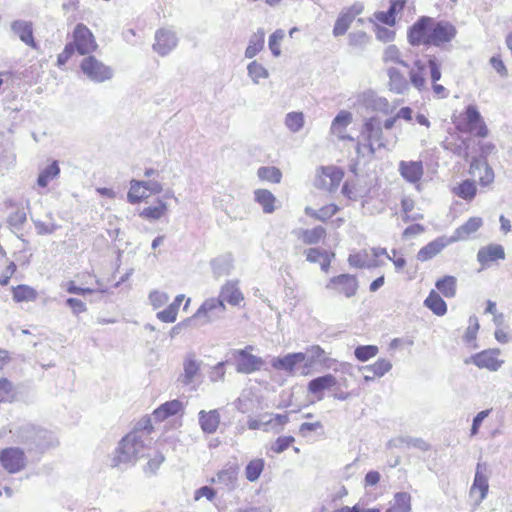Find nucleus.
<instances>
[{"label": "nucleus", "mask_w": 512, "mask_h": 512, "mask_svg": "<svg viewBox=\"0 0 512 512\" xmlns=\"http://www.w3.org/2000/svg\"><path fill=\"white\" fill-rule=\"evenodd\" d=\"M457 34L456 27L449 21H437L428 16H421L408 30V41L412 46L443 47L450 43Z\"/></svg>", "instance_id": "f257e3e1"}, {"label": "nucleus", "mask_w": 512, "mask_h": 512, "mask_svg": "<svg viewBox=\"0 0 512 512\" xmlns=\"http://www.w3.org/2000/svg\"><path fill=\"white\" fill-rule=\"evenodd\" d=\"M152 430L153 427L149 419H146L144 423L139 422L120 441L116 454L112 458L111 466L117 467L121 463H135L139 458L144 457L152 444V438L150 437Z\"/></svg>", "instance_id": "f03ea898"}, {"label": "nucleus", "mask_w": 512, "mask_h": 512, "mask_svg": "<svg viewBox=\"0 0 512 512\" xmlns=\"http://www.w3.org/2000/svg\"><path fill=\"white\" fill-rule=\"evenodd\" d=\"M16 437L28 450L43 451L58 444L52 432L29 423L18 428Z\"/></svg>", "instance_id": "7ed1b4c3"}, {"label": "nucleus", "mask_w": 512, "mask_h": 512, "mask_svg": "<svg viewBox=\"0 0 512 512\" xmlns=\"http://www.w3.org/2000/svg\"><path fill=\"white\" fill-rule=\"evenodd\" d=\"M226 306L223 300L218 298H209L205 300L197 311L191 316L197 327L213 323L224 317Z\"/></svg>", "instance_id": "20e7f679"}, {"label": "nucleus", "mask_w": 512, "mask_h": 512, "mask_svg": "<svg viewBox=\"0 0 512 512\" xmlns=\"http://www.w3.org/2000/svg\"><path fill=\"white\" fill-rule=\"evenodd\" d=\"M81 71L88 79L95 83H102L110 80L113 75V69L98 60L95 56L85 57L80 64Z\"/></svg>", "instance_id": "39448f33"}, {"label": "nucleus", "mask_w": 512, "mask_h": 512, "mask_svg": "<svg viewBox=\"0 0 512 512\" xmlns=\"http://www.w3.org/2000/svg\"><path fill=\"white\" fill-rule=\"evenodd\" d=\"M253 346L248 345L244 349L233 350L232 356L235 363L236 371L242 374H251L259 371L264 365L261 357L251 354Z\"/></svg>", "instance_id": "423d86ee"}, {"label": "nucleus", "mask_w": 512, "mask_h": 512, "mask_svg": "<svg viewBox=\"0 0 512 512\" xmlns=\"http://www.w3.org/2000/svg\"><path fill=\"white\" fill-rule=\"evenodd\" d=\"M358 280L355 275L340 274L332 277L325 288L338 295H344L346 298H351L356 295L358 290Z\"/></svg>", "instance_id": "0eeeda50"}, {"label": "nucleus", "mask_w": 512, "mask_h": 512, "mask_svg": "<svg viewBox=\"0 0 512 512\" xmlns=\"http://www.w3.org/2000/svg\"><path fill=\"white\" fill-rule=\"evenodd\" d=\"M0 464L10 474L20 472L26 467L27 458L19 447H8L0 451Z\"/></svg>", "instance_id": "6e6552de"}, {"label": "nucleus", "mask_w": 512, "mask_h": 512, "mask_svg": "<svg viewBox=\"0 0 512 512\" xmlns=\"http://www.w3.org/2000/svg\"><path fill=\"white\" fill-rule=\"evenodd\" d=\"M489 491L487 465L486 463H477L473 484L470 488V496L474 497L479 492L478 498L475 500V505H480L487 497Z\"/></svg>", "instance_id": "1a4fd4ad"}, {"label": "nucleus", "mask_w": 512, "mask_h": 512, "mask_svg": "<svg viewBox=\"0 0 512 512\" xmlns=\"http://www.w3.org/2000/svg\"><path fill=\"white\" fill-rule=\"evenodd\" d=\"M178 44V37L171 29L161 28L155 32L153 50L160 56L168 55Z\"/></svg>", "instance_id": "9d476101"}, {"label": "nucleus", "mask_w": 512, "mask_h": 512, "mask_svg": "<svg viewBox=\"0 0 512 512\" xmlns=\"http://www.w3.org/2000/svg\"><path fill=\"white\" fill-rule=\"evenodd\" d=\"M74 43H72L75 49L81 55H86L96 48V43L92 32L84 25L77 24L74 33Z\"/></svg>", "instance_id": "9b49d317"}, {"label": "nucleus", "mask_w": 512, "mask_h": 512, "mask_svg": "<svg viewBox=\"0 0 512 512\" xmlns=\"http://www.w3.org/2000/svg\"><path fill=\"white\" fill-rule=\"evenodd\" d=\"M361 136L365 142L375 141L378 148H385L386 146L383 141L382 122L376 116L365 119Z\"/></svg>", "instance_id": "f8f14e48"}, {"label": "nucleus", "mask_w": 512, "mask_h": 512, "mask_svg": "<svg viewBox=\"0 0 512 512\" xmlns=\"http://www.w3.org/2000/svg\"><path fill=\"white\" fill-rule=\"evenodd\" d=\"M305 353V368H311L319 364L325 369H330L336 363V360L328 357L327 353L319 345L308 347Z\"/></svg>", "instance_id": "ddd939ff"}, {"label": "nucleus", "mask_w": 512, "mask_h": 512, "mask_svg": "<svg viewBox=\"0 0 512 512\" xmlns=\"http://www.w3.org/2000/svg\"><path fill=\"white\" fill-rule=\"evenodd\" d=\"M469 172L474 177H479L481 186H488L494 181V171L488 165L486 159L473 158L470 163Z\"/></svg>", "instance_id": "4468645a"}, {"label": "nucleus", "mask_w": 512, "mask_h": 512, "mask_svg": "<svg viewBox=\"0 0 512 512\" xmlns=\"http://www.w3.org/2000/svg\"><path fill=\"white\" fill-rule=\"evenodd\" d=\"M11 32L18 37L24 44L31 48H36L34 39L33 24L27 20H15L10 25Z\"/></svg>", "instance_id": "2eb2a0df"}, {"label": "nucleus", "mask_w": 512, "mask_h": 512, "mask_svg": "<svg viewBox=\"0 0 512 512\" xmlns=\"http://www.w3.org/2000/svg\"><path fill=\"white\" fill-rule=\"evenodd\" d=\"M452 240L450 237L441 236L436 238L435 240L429 242L424 247H422L417 253V259L419 261L425 262L437 254H439L445 247L452 244Z\"/></svg>", "instance_id": "dca6fc26"}, {"label": "nucleus", "mask_w": 512, "mask_h": 512, "mask_svg": "<svg viewBox=\"0 0 512 512\" xmlns=\"http://www.w3.org/2000/svg\"><path fill=\"white\" fill-rule=\"evenodd\" d=\"M499 353L497 349L484 350L480 353L473 355L470 359L479 368H487L491 371H497L503 361L497 359L496 355Z\"/></svg>", "instance_id": "f3484780"}, {"label": "nucleus", "mask_w": 512, "mask_h": 512, "mask_svg": "<svg viewBox=\"0 0 512 512\" xmlns=\"http://www.w3.org/2000/svg\"><path fill=\"white\" fill-rule=\"evenodd\" d=\"M306 360V353L294 352L288 353L283 357H276L272 360V367L277 370L285 371L289 374L294 372L295 366Z\"/></svg>", "instance_id": "a211bd4d"}, {"label": "nucleus", "mask_w": 512, "mask_h": 512, "mask_svg": "<svg viewBox=\"0 0 512 512\" xmlns=\"http://www.w3.org/2000/svg\"><path fill=\"white\" fill-rule=\"evenodd\" d=\"M201 364L202 362L195 359L193 355L187 356L183 362V373L178 381L184 386L193 384L200 373Z\"/></svg>", "instance_id": "6ab92c4d"}, {"label": "nucleus", "mask_w": 512, "mask_h": 512, "mask_svg": "<svg viewBox=\"0 0 512 512\" xmlns=\"http://www.w3.org/2000/svg\"><path fill=\"white\" fill-rule=\"evenodd\" d=\"M399 173L407 182L415 184L423 176V164L421 161H401L399 163Z\"/></svg>", "instance_id": "aec40b11"}, {"label": "nucleus", "mask_w": 512, "mask_h": 512, "mask_svg": "<svg viewBox=\"0 0 512 512\" xmlns=\"http://www.w3.org/2000/svg\"><path fill=\"white\" fill-rule=\"evenodd\" d=\"M221 415L217 409L201 410L198 413V422L201 430L206 434H214L220 424Z\"/></svg>", "instance_id": "412c9836"}, {"label": "nucleus", "mask_w": 512, "mask_h": 512, "mask_svg": "<svg viewBox=\"0 0 512 512\" xmlns=\"http://www.w3.org/2000/svg\"><path fill=\"white\" fill-rule=\"evenodd\" d=\"M337 384V379L332 374H325L309 381V393L316 395L318 400H322L323 391L328 390Z\"/></svg>", "instance_id": "4be33fe9"}, {"label": "nucleus", "mask_w": 512, "mask_h": 512, "mask_svg": "<svg viewBox=\"0 0 512 512\" xmlns=\"http://www.w3.org/2000/svg\"><path fill=\"white\" fill-rule=\"evenodd\" d=\"M503 259H505V251L500 244H489L480 248L477 253V261L482 265Z\"/></svg>", "instance_id": "5701e85b"}, {"label": "nucleus", "mask_w": 512, "mask_h": 512, "mask_svg": "<svg viewBox=\"0 0 512 512\" xmlns=\"http://www.w3.org/2000/svg\"><path fill=\"white\" fill-rule=\"evenodd\" d=\"M426 68L427 65L422 60H415L409 71V81L418 91L426 89Z\"/></svg>", "instance_id": "b1692460"}, {"label": "nucleus", "mask_w": 512, "mask_h": 512, "mask_svg": "<svg viewBox=\"0 0 512 512\" xmlns=\"http://www.w3.org/2000/svg\"><path fill=\"white\" fill-rule=\"evenodd\" d=\"M323 178L321 179V186L329 192L335 191L343 179V172L336 167L322 168Z\"/></svg>", "instance_id": "393cba45"}, {"label": "nucleus", "mask_w": 512, "mask_h": 512, "mask_svg": "<svg viewBox=\"0 0 512 512\" xmlns=\"http://www.w3.org/2000/svg\"><path fill=\"white\" fill-rule=\"evenodd\" d=\"M482 226V219L479 217L469 218L463 225L458 227L450 237L452 242L467 239L472 233L476 232Z\"/></svg>", "instance_id": "a878e982"}, {"label": "nucleus", "mask_w": 512, "mask_h": 512, "mask_svg": "<svg viewBox=\"0 0 512 512\" xmlns=\"http://www.w3.org/2000/svg\"><path fill=\"white\" fill-rule=\"evenodd\" d=\"M218 299L236 306L244 299L243 294L237 286V281H228L221 289Z\"/></svg>", "instance_id": "bb28decb"}, {"label": "nucleus", "mask_w": 512, "mask_h": 512, "mask_svg": "<svg viewBox=\"0 0 512 512\" xmlns=\"http://www.w3.org/2000/svg\"><path fill=\"white\" fill-rule=\"evenodd\" d=\"M183 409V404L178 399L167 401L154 410L153 416L157 421H164L170 416L178 414Z\"/></svg>", "instance_id": "cd10ccee"}, {"label": "nucleus", "mask_w": 512, "mask_h": 512, "mask_svg": "<svg viewBox=\"0 0 512 512\" xmlns=\"http://www.w3.org/2000/svg\"><path fill=\"white\" fill-rule=\"evenodd\" d=\"M389 77L390 90L397 93L403 94L409 89V82L406 77L396 68L391 67L387 70Z\"/></svg>", "instance_id": "c85d7f7f"}, {"label": "nucleus", "mask_w": 512, "mask_h": 512, "mask_svg": "<svg viewBox=\"0 0 512 512\" xmlns=\"http://www.w3.org/2000/svg\"><path fill=\"white\" fill-rule=\"evenodd\" d=\"M211 267L216 277L229 275L233 269L231 254L221 255L211 261Z\"/></svg>", "instance_id": "c756f323"}, {"label": "nucleus", "mask_w": 512, "mask_h": 512, "mask_svg": "<svg viewBox=\"0 0 512 512\" xmlns=\"http://www.w3.org/2000/svg\"><path fill=\"white\" fill-rule=\"evenodd\" d=\"M326 235V230L322 226H316L312 229H299L297 231V236L300 238L305 244L313 245L320 242L322 238Z\"/></svg>", "instance_id": "7c9ffc66"}, {"label": "nucleus", "mask_w": 512, "mask_h": 512, "mask_svg": "<svg viewBox=\"0 0 512 512\" xmlns=\"http://www.w3.org/2000/svg\"><path fill=\"white\" fill-rule=\"evenodd\" d=\"M411 495L407 492H397L394 494L390 507L386 512H410Z\"/></svg>", "instance_id": "2f4dec72"}, {"label": "nucleus", "mask_w": 512, "mask_h": 512, "mask_svg": "<svg viewBox=\"0 0 512 512\" xmlns=\"http://www.w3.org/2000/svg\"><path fill=\"white\" fill-rule=\"evenodd\" d=\"M424 305L437 316H443L447 312L446 302L434 290H432L424 300Z\"/></svg>", "instance_id": "473e14b6"}, {"label": "nucleus", "mask_w": 512, "mask_h": 512, "mask_svg": "<svg viewBox=\"0 0 512 512\" xmlns=\"http://www.w3.org/2000/svg\"><path fill=\"white\" fill-rule=\"evenodd\" d=\"M238 476V468L236 466H229L221 470L216 478H213V482H217L225 485L229 490L234 489L236 486Z\"/></svg>", "instance_id": "72a5a7b5"}, {"label": "nucleus", "mask_w": 512, "mask_h": 512, "mask_svg": "<svg viewBox=\"0 0 512 512\" xmlns=\"http://www.w3.org/2000/svg\"><path fill=\"white\" fill-rule=\"evenodd\" d=\"M265 32L263 29H258L249 39L248 46L245 50L246 58L255 57L264 46Z\"/></svg>", "instance_id": "f704fd0d"}, {"label": "nucleus", "mask_w": 512, "mask_h": 512, "mask_svg": "<svg viewBox=\"0 0 512 512\" xmlns=\"http://www.w3.org/2000/svg\"><path fill=\"white\" fill-rule=\"evenodd\" d=\"M60 174V167L57 160L52 161L50 165L45 167L38 175L37 184L39 187L45 188L50 181L57 178Z\"/></svg>", "instance_id": "c9c22d12"}, {"label": "nucleus", "mask_w": 512, "mask_h": 512, "mask_svg": "<svg viewBox=\"0 0 512 512\" xmlns=\"http://www.w3.org/2000/svg\"><path fill=\"white\" fill-rule=\"evenodd\" d=\"M436 288L446 298H453L456 295L457 280L454 276H444L435 283Z\"/></svg>", "instance_id": "e433bc0d"}, {"label": "nucleus", "mask_w": 512, "mask_h": 512, "mask_svg": "<svg viewBox=\"0 0 512 512\" xmlns=\"http://www.w3.org/2000/svg\"><path fill=\"white\" fill-rule=\"evenodd\" d=\"M157 203H158L157 206H150V207L144 208L140 212L139 216L141 218L149 220V221L158 220L161 217H163L165 215V213L167 212V210H168V206L161 199H158Z\"/></svg>", "instance_id": "4c0bfd02"}, {"label": "nucleus", "mask_w": 512, "mask_h": 512, "mask_svg": "<svg viewBox=\"0 0 512 512\" xmlns=\"http://www.w3.org/2000/svg\"><path fill=\"white\" fill-rule=\"evenodd\" d=\"M254 194L255 201L262 206L264 213L270 214L274 212V203L276 198L269 190L258 189L254 192Z\"/></svg>", "instance_id": "58836bf2"}, {"label": "nucleus", "mask_w": 512, "mask_h": 512, "mask_svg": "<svg viewBox=\"0 0 512 512\" xmlns=\"http://www.w3.org/2000/svg\"><path fill=\"white\" fill-rule=\"evenodd\" d=\"M149 196L144 190V185L141 180H131L130 189L127 194V200L131 204L140 203L143 199Z\"/></svg>", "instance_id": "ea45409f"}, {"label": "nucleus", "mask_w": 512, "mask_h": 512, "mask_svg": "<svg viewBox=\"0 0 512 512\" xmlns=\"http://www.w3.org/2000/svg\"><path fill=\"white\" fill-rule=\"evenodd\" d=\"M13 300L15 302L34 301L37 298V291L28 285L12 287Z\"/></svg>", "instance_id": "a19ab883"}, {"label": "nucleus", "mask_w": 512, "mask_h": 512, "mask_svg": "<svg viewBox=\"0 0 512 512\" xmlns=\"http://www.w3.org/2000/svg\"><path fill=\"white\" fill-rule=\"evenodd\" d=\"M453 192L458 197L464 200H472L477 192L476 184L473 180L466 179L453 189Z\"/></svg>", "instance_id": "79ce46f5"}, {"label": "nucleus", "mask_w": 512, "mask_h": 512, "mask_svg": "<svg viewBox=\"0 0 512 512\" xmlns=\"http://www.w3.org/2000/svg\"><path fill=\"white\" fill-rule=\"evenodd\" d=\"M371 42V37L364 31L351 32L348 35V44L353 49L363 51Z\"/></svg>", "instance_id": "37998d69"}, {"label": "nucleus", "mask_w": 512, "mask_h": 512, "mask_svg": "<svg viewBox=\"0 0 512 512\" xmlns=\"http://www.w3.org/2000/svg\"><path fill=\"white\" fill-rule=\"evenodd\" d=\"M16 397V390L7 378H0V404L11 403Z\"/></svg>", "instance_id": "c03bdc74"}, {"label": "nucleus", "mask_w": 512, "mask_h": 512, "mask_svg": "<svg viewBox=\"0 0 512 512\" xmlns=\"http://www.w3.org/2000/svg\"><path fill=\"white\" fill-rule=\"evenodd\" d=\"M304 114L302 112H289L285 117V126L293 133L299 132L304 126Z\"/></svg>", "instance_id": "a18cd8bd"}, {"label": "nucleus", "mask_w": 512, "mask_h": 512, "mask_svg": "<svg viewBox=\"0 0 512 512\" xmlns=\"http://www.w3.org/2000/svg\"><path fill=\"white\" fill-rule=\"evenodd\" d=\"M392 368V364L389 360L378 359L374 364L366 365L362 367L363 371L373 373L377 377L384 376Z\"/></svg>", "instance_id": "49530a36"}, {"label": "nucleus", "mask_w": 512, "mask_h": 512, "mask_svg": "<svg viewBox=\"0 0 512 512\" xmlns=\"http://www.w3.org/2000/svg\"><path fill=\"white\" fill-rule=\"evenodd\" d=\"M352 122V114L348 111H340L333 119L331 124L332 133H340Z\"/></svg>", "instance_id": "de8ad7c7"}, {"label": "nucleus", "mask_w": 512, "mask_h": 512, "mask_svg": "<svg viewBox=\"0 0 512 512\" xmlns=\"http://www.w3.org/2000/svg\"><path fill=\"white\" fill-rule=\"evenodd\" d=\"M257 175L261 180L269 181L272 183H279L281 181V171L273 166H263L257 171Z\"/></svg>", "instance_id": "09e8293b"}, {"label": "nucleus", "mask_w": 512, "mask_h": 512, "mask_svg": "<svg viewBox=\"0 0 512 512\" xmlns=\"http://www.w3.org/2000/svg\"><path fill=\"white\" fill-rule=\"evenodd\" d=\"M248 75L255 84L259 83L260 79H266L269 76L268 70L257 61H252L247 67Z\"/></svg>", "instance_id": "8fccbe9b"}, {"label": "nucleus", "mask_w": 512, "mask_h": 512, "mask_svg": "<svg viewBox=\"0 0 512 512\" xmlns=\"http://www.w3.org/2000/svg\"><path fill=\"white\" fill-rule=\"evenodd\" d=\"M352 22L353 20L350 15L346 14L344 11L341 12L335 21L333 35L339 37L346 34Z\"/></svg>", "instance_id": "3c124183"}, {"label": "nucleus", "mask_w": 512, "mask_h": 512, "mask_svg": "<svg viewBox=\"0 0 512 512\" xmlns=\"http://www.w3.org/2000/svg\"><path fill=\"white\" fill-rule=\"evenodd\" d=\"M263 468H264V460L263 459H254V460L250 461L247 464L246 469H245L246 478L251 482L256 481L260 477V475L263 471Z\"/></svg>", "instance_id": "603ef678"}, {"label": "nucleus", "mask_w": 512, "mask_h": 512, "mask_svg": "<svg viewBox=\"0 0 512 512\" xmlns=\"http://www.w3.org/2000/svg\"><path fill=\"white\" fill-rule=\"evenodd\" d=\"M378 353V347L375 345H360L357 346L354 350V355L357 360L361 362H366L369 359L376 356Z\"/></svg>", "instance_id": "864d4df0"}, {"label": "nucleus", "mask_w": 512, "mask_h": 512, "mask_svg": "<svg viewBox=\"0 0 512 512\" xmlns=\"http://www.w3.org/2000/svg\"><path fill=\"white\" fill-rule=\"evenodd\" d=\"M466 122L469 131L476 130L478 124L483 122V118L474 105H468L466 108Z\"/></svg>", "instance_id": "5fc2aeb1"}, {"label": "nucleus", "mask_w": 512, "mask_h": 512, "mask_svg": "<svg viewBox=\"0 0 512 512\" xmlns=\"http://www.w3.org/2000/svg\"><path fill=\"white\" fill-rule=\"evenodd\" d=\"M400 50L396 45H389L385 48L383 53V61L384 62H393L396 64H400L404 67H409L408 63L400 58Z\"/></svg>", "instance_id": "6e6d98bb"}, {"label": "nucleus", "mask_w": 512, "mask_h": 512, "mask_svg": "<svg viewBox=\"0 0 512 512\" xmlns=\"http://www.w3.org/2000/svg\"><path fill=\"white\" fill-rule=\"evenodd\" d=\"M428 60L426 65L430 69V78L432 83H437L441 79L442 73H441V64L434 55L427 56Z\"/></svg>", "instance_id": "4d7b16f0"}, {"label": "nucleus", "mask_w": 512, "mask_h": 512, "mask_svg": "<svg viewBox=\"0 0 512 512\" xmlns=\"http://www.w3.org/2000/svg\"><path fill=\"white\" fill-rule=\"evenodd\" d=\"M27 220V214L24 211V209H17L16 211L12 212L8 217V224L20 230L23 226V224Z\"/></svg>", "instance_id": "13d9d810"}, {"label": "nucleus", "mask_w": 512, "mask_h": 512, "mask_svg": "<svg viewBox=\"0 0 512 512\" xmlns=\"http://www.w3.org/2000/svg\"><path fill=\"white\" fill-rule=\"evenodd\" d=\"M31 220H32V222L36 228V231L39 235H50V234L54 233L59 228V226L54 222L45 223L40 220H36L33 217H31Z\"/></svg>", "instance_id": "bf43d9fd"}, {"label": "nucleus", "mask_w": 512, "mask_h": 512, "mask_svg": "<svg viewBox=\"0 0 512 512\" xmlns=\"http://www.w3.org/2000/svg\"><path fill=\"white\" fill-rule=\"evenodd\" d=\"M294 442L295 438L293 436H280L272 444L271 450L277 454H280Z\"/></svg>", "instance_id": "052dcab7"}, {"label": "nucleus", "mask_w": 512, "mask_h": 512, "mask_svg": "<svg viewBox=\"0 0 512 512\" xmlns=\"http://www.w3.org/2000/svg\"><path fill=\"white\" fill-rule=\"evenodd\" d=\"M339 208L335 204H328L321 207L317 212V220L325 222L338 212Z\"/></svg>", "instance_id": "680f3d73"}, {"label": "nucleus", "mask_w": 512, "mask_h": 512, "mask_svg": "<svg viewBox=\"0 0 512 512\" xmlns=\"http://www.w3.org/2000/svg\"><path fill=\"white\" fill-rule=\"evenodd\" d=\"M65 305L71 309L73 315L75 316H78L80 313L87 311L86 304L82 300L77 298H67L65 300Z\"/></svg>", "instance_id": "e2e57ef3"}, {"label": "nucleus", "mask_w": 512, "mask_h": 512, "mask_svg": "<svg viewBox=\"0 0 512 512\" xmlns=\"http://www.w3.org/2000/svg\"><path fill=\"white\" fill-rule=\"evenodd\" d=\"M196 328L197 327V324L194 323V318L192 317H189V318H186L185 320L179 322L178 324H176L175 326H173L170 330V337L171 338H175L176 336H178L181 331L183 329H186V328Z\"/></svg>", "instance_id": "0e129e2a"}, {"label": "nucleus", "mask_w": 512, "mask_h": 512, "mask_svg": "<svg viewBox=\"0 0 512 512\" xmlns=\"http://www.w3.org/2000/svg\"><path fill=\"white\" fill-rule=\"evenodd\" d=\"M283 36L284 34L282 30H276L269 37V48L274 56H279L281 53L278 42L282 40Z\"/></svg>", "instance_id": "69168bd1"}, {"label": "nucleus", "mask_w": 512, "mask_h": 512, "mask_svg": "<svg viewBox=\"0 0 512 512\" xmlns=\"http://www.w3.org/2000/svg\"><path fill=\"white\" fill-rule=\"evenodd\" d=\"M479 329V323L476 316H470L469 318V326L465 332V340L467 342H471L475 340L477 331Z\"/></svg>", "instance_id": "338daca9"}, {"label": "nucleus", "mask_w": 512, "mask_h": 512, "mask_svg": "<svg viewBox=\"0 0 512 512\" xmlns=\"http://www.w3.org/2000/svg\"><path fill=\"white\" fill-rule=\"evenodd\" d=\"M177 312L170 305L164 310L157 313V318L164 323H173L176 320Z\"/></svg>", "instance_id": "774afa93"}]
</instances>
